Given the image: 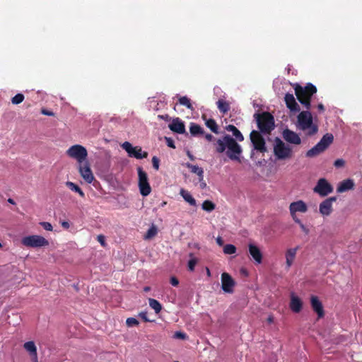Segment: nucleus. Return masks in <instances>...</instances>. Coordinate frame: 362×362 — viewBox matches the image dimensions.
<instances>
[{"label": "nucleus", "mask_w": 362, "mask_h": 362, "mask_svg": "<svg viewBox=\"0 0 362 362\" xmlns=\"http://www.w3.org/2000/svg\"><path fill=\"white\" fill-rule=\"evenodd\" d=\"M66 155L78 163L79 172L83 179L90 183V166L88 163L83 164L88 157L87 149L81 144H74L66 151Z\"/></svg>", "instance_id": "1"}, {"label": "nucleus", "mask_w": 362, "mask_h": 362, "mask_svg": "<svg viewBox=\"0 0 362 362\" xmlns=\"http://www.w3.org/2000/svg\"><path fill=\"white\" fill-rule=\"evenodd\" d=\"M214 145L217 153H223L228 148L227 156L232 160L240 161L242 148L236 140L230 135H225L216 139Z\"/></svg>", "instance_id": "2"}, {"label": "nucleus", "mask_w": 362, "mask_h": 362, "mask_svg": "<svg viewBox=\"0 0 362 362\" xmlns=\"http://www.w3.org/2000/svg\"><path fill=\"white\" fill-rule=\"evenodd\" d=\"M293 86L299 103L305 107V110H309L312 107L310 105L312 97L317 91V87L312 83H307L305 86L296 83Z\"/></svg>", "instance_id": "3"}, {"label": "nucleus", "mask_w": 362, "mask_h": 362, "mask_svg": "<svg viewBox=\"0 0 362 362\" xmlns=\"http://www.w3.org/2000/svg\"><path fill=\"white\" fill-rule=\"evenodd\" d=\"M296 126L301 131H307L306 135L310 136H314L318 132L317 126L313 123V115L307 109L298 115Z\"/></svg>", "instance_id": "4"}, {"label": "nucleus", "mask_w": 362, "mask_h": 362, "mask_svg": "<svg viewBox=\"0 0 362 362\" xmlns=\"http://www.w3.org/2000/svg\"><path fill=\"white\" fill-rule=\"evenodd\" d=\"M255 117L260 133L269 134L274 129V119L270 112L255 113Z\"/></svg>", "instance_id": "5"}, {"label": "nucleus", "mask_w": 362, "mask_h": 362, "mask_svg": "<svg viewBox=\"0 0 362 362\" xmlns=\"http://www.w3.org/2000/svg\"><path fill=\"white\" fill-rule=\"evenodd\" d=\"M273 151L277 160H286L293 156L291 147L279 137H276L274 139Z\"/></svg>", "instance_id": "6"}, {"label": "nucleus", "mask_w": 362, "mask_h": 362, "mask_svg": "<svg viewBox=\"0 0 362 362\" xmlns=\"http://www.w3.org/2000/svg\"><path fill=\"white\" fill-rule=\"evenodd\" d=\"M333 139L334 137L332 134H326L314 147L306 152L305 156L308 158H313L320 155L329 147L332 143Z\"/></svg>", "instance_id": "7"}, {"label": "nucleus", "mask_w": 362, "mask_h": 362, "mask_svg": "<svg viewBox=\"0 0 362 362\" xmlns=\"http://www.w3.org/2000/svg\"><path fill=\"white\" fill-rule=\"evenodd\" d=\"M21 242L24 246L31 248L47 247L49 245V241L47 239L37 235L25 236Z\"/></svg>", "instance_id": "8"}, {"label": "nucleus", "mask_w": 362, "mask_h": 362, "mask_svg": "<svg viewBox=\"0 0 362 362\" xmlns=\"http://www.w3.org/2000/svg\"><path fill=\"white\" fill-rule=\"evenodd\" d=\"M250 138L255 150L262 153L267 152L265 139L259 132L252 131L250 134Z\"/></svg>", "instance_id": "9"}, {"label": "nucleus", "mask_w": 362, "mask_h": 362, "mask_svg": "<svg viewBox=\"0 0 362 362\" xmlns=\"http://www.w3.org/2000/svg\"><path fill=\"white\" fill-rule=\"evenodd\" d=\"M139 186L142 196L150 194L151 189L148 182V175L141 167L138 168Z\"/></svg>", "instance_id": "10"}, {"label": "nucleus", "mask_w": 362, "mask_h": 362, "mask_svg": "<svg viewBox=\"0 0 362 362\" xmlns=\"http://www.w3.org/2000/svg\"><path fill=\"white\" fill-rule=\"evenodd\" d=\"M221 283H222L221 286H222V289L225 293H233L236 282L228 273H222V275H221Z\"/></svg>", "instance_id": "11"}, {"label": "nucleus", "mask_w": 362, "mask_h": 362, "mask_svg": "<svg viewBox=\"0 0 362 362\" xmlns=\"http://www.w3.org/2000/svg\"><path fill=\"white\" fill-rule=\"evenodd\" d=\"M314 192L320 196H327L333 192L332 185L325 178H320L314 188Z\"/></svg>", "instance_id": "12"}, {"label": "nucleus", "mask_w": 362, "mask_h": 362, "mask_svg": "<svg viewBox=\"0 0 362 362\" xmlns=\"http://www.w3.org/2000/svg\"><path fill=\"white\" fill-rule=\"evenodd\" d=\"M289 210L293 220L296 221L299 219L296 216V213H305L308 211V207L303 200H298L291 203Z\"/></svg>", "instance_id": "13"}, {"label": "nucleus", "mask_w": 362, "mask_h": 362, "mask_svg": "<svg viewBox=\"0 0 362 362\" xmlns=\"http://www.w3.org/2000/svg\"><path fill=\"white\" fill-rule=\"evenodd\" d=\"M337 197H329L320 204L319 211L322 216H329L332 211V203L336 202Z\"/></svg>", "instance_id": "14"}, {"label": "nucleus", "mask_w": 362, "mask_h": 362, "mask_svg": "<svg viewBox=\"0 0 362 362\" xmlns=\"http://www.w3.org/2000/svg\"><path fill=\"white\" fill-rule=\"evenodd\" d=\"M248 253L252 259L257 264H260L262 262L263 254L260 249L255 245L250 243L247 245Z\"/></svg>", "instance_id": "15"}, {"label": "nucleus", "mask_w": 362, "mask_h": 362, "mask_svg": "<svg viewBox=\"0 0 362 362\" xmlns=\"http://www.w3.org/2000/svg\"><path fill=\"white\" fill-rule=\"evenodd\" d=\"M283 138L291 144L298 145L301 143L300 137L294 132L286 129L283 132Z\"/></svg>", "instance_id": "16"}, {"label": "nucleus", "mask_w": 362, "mask_h": 362, "mask_svg": "<svg viewBox=\"0 0 362 362\" xmlns=\"http://www.w3.org/2000/svg\"><path fill=\"white\" fill-rule=\"evenodd\" d=\"M169 128L175 133L180 134H185V124L179 117L173 119L172 123L169 124Z\"/></svg>", "instance_id": "17"}, {"label": "nucleus", "mask_w": 362, "mask_h": 362, "mask_svg": "<svg viewBox=\"0 0 362 362\" xmlns=\"http://www.w3.org/2000/svg\"><path fill=\"white\" fill-rule=\"evenodd\" d=\"M298 250H299V247L297 246L294 248L288 249L286 251L285 257H286V266L287 270L290 269V268L293 265V264L295 261L296 257L297 251Z\"/></svg>", "instance_id": "18"}, {"label": "nucleus", "mask_w": 362, "mask_h": 362, "mask_svg": "<svg viewBox=\"0 0 362 362\" xmlns=\"http://www.w3.org/2000/svg\"><path fill=\"white\" fill-rule=\"evenodd\" d=\"M311 305L315 312L317 313L318 318H322L325 315V311L321 301L317 296L311 297Z\"/></svg>", "instance_id": "19"}, {"label": "nucleus", "mask_w": 362, "mask_h": 362, "mask_svg": "<svg viewBox=\"0 0 362 362\" xmlns=\"http://www.w3.org/2000/svg\"><path fill=\"white\" fill-rule=\"evenodd\" d=\"M285 103L288 108L292 112H299L300 107L296 101V99L292 93H286L285 95Z\"/></svg>", "instance_id": "20"}, {"label": "nucleus", "mask_w": 362, "mask_h": 362, "mask_svg": "<svg viewBox=\"0 0 362 362\" xmlns=\"http://www.w3.org/2000/svg\"><path fill=\"white\" fill-rule=\"evenodd\" d=\"M25 349L30 354L33 362H38L37 348L33 341H29L23 345Z\"/></svg>", "instance_id": "21"}, {"label": "nucleus", "mask_w": 362, "mask_h": 362, "mask_svg": "<svg viewBox=\"0 0 362 362\" xmlns=\"http://www.w3.org/2000/svg\"><path fill=\"white\" fill-rule=\"evenodd\" d=\"M354 187V182L351 179H346L343 180L338 185L337 187V193H344L349 190L353 189Z\"/></svg>", "instance_id": "22"}, {"label": "nucleus", "mask_w": 362, "mask_h": 362, "mask_svg": "<svg viewBox=\"0 0 362 362\" xmlns=\"http://www.w3.org/2000/svg\"><path fill=\"white\" fill-rule=\"evenodd\" d=\"M303 303L301 300L294 293H292L291 296V302H290V308L294 313H299L302 309Z\"/></svg>", "instance_id": "23"}, {"label": "nucleus", "mask_w": 362, "mask_h": 362, "mask_svg": "<svg viewBox=\"0 0 362 362\" xmlns=\"http://www.w3.org/2000/svg\"><path fill=\"white\" fill-rule=\"evenodd\" d=\"M189 134L192 136H200L204 134V130L199 124L191 122L189 124Z\"/></svg>", "instance_id": "24"}, {"label": "nucleus", "mask_w": 362, "mask_h": 362, "mask_svg": "<svg viewBox=\"0 0 362 362\" xmlns=\"http://www.w3.org/2000/svg\"><path fill=\"white\" fill-rule=\"evenodd\" d=\"M180 194L182 198L191 206H196L197 201L196 199L191 196V194L184 189H181L180 192Z\"/></svg>", "instance_id": "25"}, {"label": "nucleus", "mask_w": 362, "mask_h": 362, "mask_svg": "<svg viewBox=\"0 0 362 362\" xmlns=\"http://www.w3.org/2000/svg\"><path fill=\"white\" fill-rule=\"evenodd\" d=\"M147 156L148 153L143 151L142 148L139 146L134 147V150H133L132 153L129 155V157H133L136 159H143L147 158Z\"/></svg>", "instance_id": "26"}, {"label": "nucleus", "mask_w": 362, "mask_h": 362, "mask_svg": "<svg viewBox=\"0 0 362 362\" xmlns=\"http://www.w3.org/2000/svg\"><path fill=\"white\" fill-rule=\"evenodd\" d=\"M216 106L218 110L223 114L228 112L230 110V103L223 99H219L216 102Z\"/></svg>", "instance_id": "27"}, {"label": "nucleus", "mask_w": 362, "mask_h": 362, "mask_svg": "<svg viewBox=\"0 0 362 362\" xmlns=\"http://www.w3.org/2000/svg\"><path fill=\"white\" fill-rule=\"evenodd\" d=\"M226 129L233 133V135L235 137L236 140L242 141L244 139L243 134L234 125L229 124L226 127Z\"/></svg>", "instance_id": "28"}, {"label": "nucleus", "mask_w": 362, "mask_h": 362, "mask_svg": "<svg viewBox=\"0 0 362 362\" xmlns=\"http://www.w3.org/2000/svg\"><path fill=\"white\" fill-rule=\"evenodd\" d=\"M158 233V229L156 225L152 224L151 227L147 230L146 235H144L145 240H151L154 238Z\"/></svg>", "instance_id": "29"}, {"label": "nucleus", "mask_w": 362, "mask_h": 362, "mask_svg": "<svg viewBox=\"0 0 362 362\" xmlns=\"http://www.w3.org/2000/svg\"><path fill=\"white\" fill-rule=\"evenodd\" d=\"M206 126L214 134H218V125L214 119H206Z\"/></svg>", "instance_id": "30"}, {"label": "nucleus", "mask_w": 362, "mask_h": 362, "mask_svg": "<svg viewBox=\"0 0 362 362\" xmlns=\"http://www.w3.org/2000/svg\"><path fill=\"white\" fill-rule=\"evenodd\" d=\"M66 185L70 190L80 194V196H81V197H84V192L81 190V189L79 187V186L77 185L76 184H74L71 182H66Z\"/></svg>", "instance_id": "31"}, {"label": "nucleus", "mask_w": 362, "mask_h": 362, "mask_svg": "<svg viewBox=\"0 0 362 362\" xmlns=\"http://www.w3.org/2000/svg\"><path fill=\"white\" fill-rule=\"evenodd\" d=\"M186 166L190 170L191 172L197 174L198 176L202 175V173H204L203 168L198 165H194L193 164L187 163Z\"/></svg>", "instance_id": "32"}, {"label": "nucleus", "mask_w": 362, "mask_h": 362, "mask_svg": "<svg viewBox=\"0 0 362 362\" xmlns=\"http://www.w3.org/2000/svg\"><path fill=\"white\" fill-rule=\"evenodd\" d=\"M148 302H149V306L151 307V308L154 310L156 313H158L160 311L161 305L160 304V303L158 300L153 299V298H149Z\"/></svg>", "instance_id": "33"}, {"label": "nucleus", "mask_w": 362, "mask_h": 362, "mask_svg": "<svg viewBox=\"0 0 362 362\" xmlns=\"http://www.w3.org/2000/svg\"><path fill=\"white\" fill-rule=\"evenodd\" d=\"M180 105L186 107L188 110H193V105L187 96H182L179 98Z\"/></svg>", "instance_id": "34"}, {"label": "nucleus", "mask_w": 362, "mask_h": 362, "mask_svg": "<svg viewBox=\"0 0 362 362\" xmlns=\"http://www.w3.org/2000/svg\"><path fill=\"white\" fill-rule=\"evenodd\" d=\"M215 204L210 200H205L203 203H202V209L203 210L207 211V212H211L213 210L215 209Z\"/></svg>", "instance_id": "35"}, {"label": "nucleus", "mask_w": 362, "mask_h": 362, "mask_svg": "<svg viewBox=\"0 0 362 362\" xmlns=\"http://www.w3.org/2000/svg\"><path fill=\"white\" fill-rule=\"evenodd\" d=\"M25 96L22 93H17L11 98V103L13 105H19L23 102Z\"/></svg>", "instance_id": "36"}, {"label": "nucleus", "mask_w": 362, "mask_h": 362, "mask_svg": "<svg viewBox=\"0 0 362 362\" xmlns=\"http://www.w3.org/2000/svg\"><path fill=\"white\" fill-rule=\"evenodd\" d=\"M126 325L128 327H136L139 325V321L135 317H128L126 320Z\"/></svg>", "instance_id": "37"}, {"label": "nucleus", "mask_w": 362, "mask_h": 362, "mask_svg": "<svg viewBox=\"0 0 362 362\" xmlns=\"http://www.w3.org/2000/svg\"><path fill=\"white\" fill-rule=\"evenodd\" d=\"M122 147L127 152L129 156L132 153V151L135 150V148L129 141H124L122 144Z\"/></svg>", "instance_id": "38"}, {"label": "nucleus", "mask_w": 362, "mask_h": 362, "mask_svg": "<svg viewBox=\"0 0 362 362\" xmlns=\"http://www.w3.org/2000/svg\"><path fill=\"white\" fill-rule=\"evenodd\" d=\"M223 252L226 254H234L236 252V247L233 245H226L223 247Z\"/></svg>", "instance_id": "39"}, {"label": "nucleus", "mask_w": 362, "mask_h": 362, "mask_svg": "<svg viewBox=\"0 0 362 362\" xmlns=\"http://www.w3.org/2000/svg\"><path fill=\"white\" fill-rule=\"evenodd\" d=\"M198 262V259L196 257H192L189 259L187 263L188 269L190 272L194 271V267H196L197 264Z\"/></svg>", "instance_id": "40"}, {"label": "nucleus", "mask_w": 362, "mask_h": 362, "mask_svg": "<svg viewBox=\"0 0 362 362\" xmlns=\"http://www.w3.org/2000/svg\"><path fill=\"white\" fill-rule=\"evenodd\" d=\"M294 222H296L297 224L299 225L300 228H301V230L305 233V234H308L309 233V230L308 228L304 226L303 224V222L300 221V219H296V221H293Z\"/></svg>", "instance_id": "41"}, {"label": "nucleus", "mask_w": 362, "mask_h": 362, "mask_svg": "<svg viewBox=\"0 0 362 362\" xmlns=\"http://www.w3.org/2000/svg\"><path fill=\"white\" fill-rule=\"evenodd\" d=\"M97 240L100 243L102 247H105L107 245L105 243V238L103 235H98L97 236Z\"/></svg>", "instance_id": "42"}, {"label": "nucleus", "mask_w": 362, "mask_h": 362, "mask_svg": "<svg viewBox=\"0 0 362 362\" xmlns=\"http://www.w3.org/2000/svg\"><path fill=\"white\" fill-rule=\"evenodd\" d=\"M345 165V161L343 159H337L334 162V166L336 168H341Z\"/></svg>", "instance_id": "43"}, {"label": "nucleus", "mask_w": 362, "mask_h": 362, "mask_svg": "<svg viewBox=\"0 0 362 362\" xmlns=\"http://www.w3.org/2000/svg\"><path fill=\"white\" fill-rule=\"evenodd\" d=\"M199 181L200 183V188L202 189H204L206 187V183L204 180V173H202V175L199 176Z\"/></svg>", "instance_id": "44"}, {"label": "nucleus", "mask_w": 362, "mask_h": 362, "mask_svg": "<svg viewBox=\"0 0 362 362\" xmlns=\"http://www.w3.org/2000/svg\"><path fill=\"white\" fill-rule=\"evenodd\" d=\"M152 165H153V167L156 170L158 169V168H159V159L156 156H153L152 158Z\"/></svg>", "instance_id": "45"}, {"label": "nucleus", "mask_w": 362, "mask_h": 362, "mask_svg": "<svg viewBox=\"0 0 362 362\" xmlns=\"http://www.w3.org/2000/svg\"><path fill=\"white\" fill-rule=\"evenodd\" d=\"M40 224L44 228H45L47 230H52L53 226L51 223L49 222H41Z\"/></svg>", "instance_id": "46"}, {"label": "nucleus", "mask_w": 362, "mask_h": 362, "mask_svg": "<svg viewBox=\"0 0 362 362\" xmlns=\"http://www.w3.org/2000/svg\"><path fill=\"white\" fill-rule=\"evenodd\" d=\"M167 144L169 147L175 148L174 140L170 137H165Z\"/></svg>", "instance_id": "47"}, {"label": "nucleus", "mask_w": 362, "mask_h": 362, "mask_svg": "<svg viewBox=\"0 0 362 362\" xmlns=\"http://www.w3.org/2000/svg\"><path fill=\"white\" fill-rule=\"evenodd\" d=\"M174 337L177 338V339H185L187 338V335L183 332H175Z\"/></svg>", "instance_id": "48"}, {"label": "nucleus", "mask_w": 362, "mask_h": 362, "mask_svg": "<svg viewBox=\"0 0 362 362\" xmlns=\"http://www.w3.org/2000/svg\"><path fill=\"white\" fill-rule=\"evenodd\" d=\"M147 312L146 311H142L139 313V316L145 321V322H150L151 320L147 317Z\"/></svg>", "instance_id": "49"}, {"label": "nucleus", "mask_w": 362, "mask_h": 362, "mask_svg": "<svg viewBox=\"0 0 362 362\" xmlns=\"http://www.w3.org/2000/svg\"><path fill=\"white\" fill-rule=\"evenodd\" d=\"M41 113L42 115H48V116L54 115V112L52 111H51V110H47V109H42V110H41Z\"/></svg>", "instance_id": "50"}, {"label": "nucleus", "mask_w": 362, "mask_h": 362, "mask_svg": "<svg viewBox=\"0 0 362 362\" xmlns=\"http://www.w3.org/2000/svg\"><path fill=\"white\" fill-rule=\"evenodd\" d=\"M170 283L173 286H177L179 284V280L177 278L173 276L170 278Z\"/></svg>", "instance_id": "51"}, {"label": "nucleus", "mask_w": 362, "mask_h": 362, "mask_svg": "<svg viewBox=\"0 0 362 362\" xmlns=\"http://www.w3.org/2000/svg\"><path fill=\"white\" fill-rule=\"evenodd\" d=\"M216 240V243L218 245L223 246V238H222L218 237Z\"/></svg>", "instance_id": "52"}, {"label": "nucleus", "mask_w": 362, "mask_h": 362, "mask_svg": "<svg viewBox=\"0 0 362 362\" xmlns=\"http://www.w3.org/2000/svg\"><path fill=\"white\" fill-rule=\"evenodd\" d=\"M205 138H206L209 141H212V140H213V139H214V136H213V135H211V134H206L205 135Z\"/></svg>", "instance_id": "53"}, {"label": "nucleus", "mask_w": 362, "mask_h": 362, "mask_svg": "<svg viewBox=\"0 0 362 362\" xmlns=\"http://www.w3.org/2000/svg\"><path fill=\"white\" fill-rule=\"evenodd\" d=\"M187 156H188L190 160L193 161L194 160V157L191 154V153L189 151H187Z\"/></svg>", "instance_id": "54"}, {"label": "nucleus", "mask_w": 362, "mask_h": 362, "mask_svg": "<svg viewBox=\"0 0 362 362\" xmlns=\"http://www.w3.org/2000/svg\"><path fill=\"white\" fill-rule=\"evenodd\" d=\"M317 108L320 111H324L325 110V107H324V105L322 104H319L318 106H317Z\"/></svg>", "instance_id": "55"}, {"label": "nucleus", "mask_w": 362, "mask_h": 362, "mask_svg": "<svg viewBox=\"0 0 362 362\" xmlns=\"http://www.w3.org/2000/svg\"><path fill=\"white\" fill-rule=\"evenodd\" d=\"M7 201H8V203H10L11 204H16L15 201H14L12 198H8V199H7Z\"/></svg>", "instance_id": "56"}, {"label": "nucleus", "mask_w": 362, "mask_h": 362, "mask_svg": "<svg viewBox=\"0 0 362 362\" xmlns=\"http://www.w3.org/2000/svg\"><path fill=\"white\" fill-rule=\"evenodd\" d=\"M91 179H92V185H95V183L97 182L96 180H95L93 175H92V177H91Z\"/></svg>", "instance_id": "57"}, {"label": "nucleus", "mask_w": 362, "mask_h": 362, "mask_svg": "<svg viewBox=\"0 0 362 362\" xmlns=\"http://www.w3.org/2000/svg\"><path fill=\"white\" fill-rule=\"evenodd\" d=\"M62 226H63V227H64V228H69V225L68 222H64V223H62Z\"/></svg>", "instance_id": "58"}, {"label": "nucleus", "mask_w": 362, "mask_h": 362, "mask_svg": "<svg viewBox=\"0 0 362 362\" xmlns=\"http://www.w3.org/2000/svg\"><path fill=\"white\" fill-rule=\"evenodd\" d=\"M150 290H151V288H150L149 286H145V287L144 288V291L145 292H148V291H149Z\"/></svg>", "instance_id": "59"}, {"label": "nucleus", "mask_w": 362, "mask_h": 362, "mask_svg": "<svg viewBox=\"0 0 362 362\" xmlns=\"http://www.w3.org/2000/svg\"><path fill=\"white\" fill-rule=\"evenodd\" d=\"M268 322L269 323L272 322H273V317L272 316H269L267 319Z\"/></svg>", "instance_id": "60"}, {"label": "nucleus", "mask_w": 362, "mask_h": 362, "mask_svg": "<svg viewBox=\"0 0 362 362\" xmlns=\"http://www.w3.org/2000/svg\"><path fill=\"white\" fill-rule=\"evenodd\" d=\"M159 117H160V118H162V119H166V118H168V115H165V116H164V115H160Z\"/></svg>", "instance_id": "61"}, {"label": "nucleus", "mask_w": 362, "mask_h": 362, "mask_svg": "<svg viewBox=\"0 0 362 362\" xmlns=\"http://www.w3.org/2000/svg\"><path fill=\"white\" fill-rule=\"evenodd\" d=\"M206 273H207V275H208L209 276H210L211 273H210V271H209V269H206Z\"/></svg>", "instance_id": "62"}, {"label": "nucleus", "mask_w": 362, "mask_h": 362, "mask_svg": "<svg viewBox=\"0 0 362 362\" xmlns=\"http://www.w3.org/2000/svg\"><path fill=\"white\" fill-rule=\"evenodd\" d=\"M166 204H167V202H163L161 203V206H165V205H166Z\"/></svg>", "instance_id": "63"}, {"label": "nucleus", "mask_w": 362, "mask_h": 362, "mask_svg": "<svg viewBox=\"0 0 362 362\" xmlns=\"http://www.w3.org/2000/svg\"><path fill=\"white\" fill-rule=\"evenodd\" d=\"M241 272H243V274H247L245 269H241Z\"/></svg>", "instance_id": "64"}]
</instances>
